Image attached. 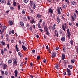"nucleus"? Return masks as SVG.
<instances>
[{
  "mask_svg": "<svg viewBox=\"0 0 78 78\" xmlns=\"http://www.w3.org/2000/svg\"><path fill=\"white\" fill-rule=\"evenodd\" d=\"M74 14L73 15V16L72 15L71 16V17L72 19V20L73 21H75V19H76V15L75 13H74Z\"/></svg>",
  "mask_w": 78,
  "mask_h": 78,
  "instance_id": "f03ea898",
  "label": "nucleus"
},
{
  "mask_svg": "<svg viewBox=\"0 0 78 78\" xmlns=\"http://www.w3.org/2000/svg\"><path fill=\"white\" fill-rule=\"evenodd\" d=\"M41 24L40 23H38L37 24L38 27L39 28H41Z\"/></svg>",
  "mask_w": 78,
  "mask_h": 78,
  "instance_id": "2f4dec72",
  "label": "nucleus"
},
{
  "mask_svg": "<svg viewBox=\"0 0 78 78\" xmlns=\"http://www.w3.org/2000/svg\"><path fill=\"white\" fill-rule=\"evenodd\" d=\"M67 33L68 34L67 36L68 37V39H70V35H71V34H70V32H69V29L67 30Z\"/></svg>",
  "mask_w": 78,
  "mask_h": 78,
  "instance_id": "39448f33",
  "label": "nucleus"
},
{
  "mask_svg": "<svg viewBox=\"0 0 78 78\" xmlns=\"http://www.w3.org/2000/svg\"><path fill=\"white\" fill-rule=\"evenodd\" d=\"M36 16L37 17H38V18H40L41 17V15L39 14H37V15Z\"/></svg>",
  "mask_w": 78,
  "mask_h": 78,
  "instance_id": "5701e85b",
  "label": "nucleus"
},
{
  "mask_svg": "<svg viewBox=\"0 0 78 78\" xmlns=\"http://www.w3.org/2000/svg\"><path fill=\"white\" fill-rule=\"evenodd\" d=\"M67 8V5H65L63 6V8Z\"/></svg>",
  "mask_w": 78,
  "mask_h": 78,
  "instance_id": "8fccbe9b",
  "label": "nucleus"
},
{
  "mask_svg": "<svg viewBox=\"0 0 78 78\" xmlns=\"http://www.w3.org/2000/svg\"><path fill=\"white\" fill-rule=\"evenodd\" d=\"M57 11L58 14H61V10H60V8H58Z\"/></svg>",
  "mask_w": 78,
  "mask_h": 78,
  "instance_id": "1a4fd4ad",
  "label": "nucleus"
},
{
  "mask_svg": "<svg viewBox=\"0 0 78 78\" xmlns=\"http://www.w3.org/2000/svg\"><path fill=\"white\" fill-rule=\"evenodd\" d=\"M34 19H33L32 21H31V23L32 24H33V23H34Z\"/></svg>",
  "mask_w": 78,
  "mask_h": 78,
  "instance_id": "de8ad7c7",
  "label": "nucleus"
},
{
  "mask_svg": "<svg viewBox=\"0 0 78 78\" xmlns=\"http://www.w3.org/2000/svg\"><path fill=\"white\" fill-rule=\"evenodd\" d=\"M10 9L12 11L14 10V7H10Z\"/></svg>",
  "mask_w": 78,
  "mask_h": 78,
  "instance_id": "4c0bfd02",
  "label": "nucleus"
},
{
  "mask_svg": "<svg viewBox=\"0 0 78 78\" xmlns=\"http://www.w3.org/2000/svg\"><path fill=\"white\" fill-rule=\"evenodd\" d=\"M68 67L70 69H72V68L73 67V66L72 65H69L68 66Z\"/></svg>",
  "mask_w": 78,
  "mask_h": 78,
  "instance_id": "412c9836",
  "label": "nucleus"
},
{
  "mask_svg": "<svg viewBox=\"0 0 78 78\" xmlns=\"http://www.w3.org/2000/svg\"><path fill=\"white\" fill-rule=\"evenodd\" d=\"M62 29L64 31H66V29H65V28L64 27V24H63L62 26Z\"/></svg>",
  "mask_w": 78,
  "mask_h": 78,
  "instance_id": "7c9ffc66",
  "label": "nucleus"
},
{
  "mask_svg": "<svg viewBox=\"0 0 78 78\" xmlns=\"http://www.w3.org/2000/svg\"><path fill=\"white\" fill-rule=\"evenodd\" d=\"M55 67L56 69H58L59 68V66L58 64H56L55 65Z\"/></svg>",
  "mask_w": 78,
  "mask_h": 78,
  "instance_id": "79ce46f5",
  "label": "nucleus"
},
{
  "mask_svg": "<svg viewBox=\"0 0 78 78\" xmlns=\"http://www.w3.org/2000/svg\"><path fill=\"white\" fill-rule=\"evenodd\" d=\"M20 23L21 26H22V27H24V25H25V24H24V23L23 22L21 21V22H20Z\"/></svg>",
  "mask_w": 78,
  "mask_h": 78,
  "instance_id": "dca6fc26",
  "label": "nucleus"
},
{
  "mask_svg": "<svg viewBox=\"0 0 78 78\" xmlns=\"http://www.w3.org/2000/svg\"><path fill=\"white\" fill-rule=\"evenodd\" d=\"M49 11L51 13V14L53 13V11L52 9H51V8H50L49 9Z\"/></svg>",
  "mask_w": 78,
  "mask_h": 78,
  "instance_id": "a211bd4d",
  "label": "nucleus"
},
{
  "mask_svg": "<svg viewBox=\"0 0 78 78\" xmlns=\"http://www.w3.org/2000/svg\"><path fill=\"white\" fill-rule=\"evenodd\" d=\"M69 43L71 45H73V40H71Z\"/></svg>",
  "mask_w": 78,
  "mask_h": 78,
  "instance_id": "c85d7f7f",
  "label": "nucleus"
},
{
  "mask_svg": "<svg viewBox=\"0 0 78 78\" xmlns=\"http://www.w3.org/2000/svg\"><path fill=\"white\" fill-rule=\"evenodd\" d=\"M76 52H77V53L78 54V48H76Z\"/></svg>",
  "mask_w": 78,
  "mask_h": 78,
  "instance_id": "69168bd1",
  "label": "nucleus"
},
{
  "mask_svg": "<svg viewBox=\"0 0 78 78\" xmlns=\"http://www.w3.org/2000/svg\"><path fill=\"white\" fill-rule=\"evenodd\" d=\"M13 5L15 7H16V2L14 1V0L13 1Z\"/></svg>",
  "mask_w": 78,
  "mask_h": 78,
  "instance_id": "b1692460",
  "label": "nucleus"
},
{
  "mask_svg": "<svg viewBox=\"0 0 78 78\" xmlns=\"http://www.w3.org/2000/svg\"><path fill=\"white\" fill-rule=\"evenodd\" d=\"M13 65L14 66H17V60H16V58H14L13 60Z\"/></svg>",
  "mask_w": 78,
  "mask_h": 78,
  "instance_id": "20e7f679",
  "label": "nucleus"
},
{
  "mask_svg": "<svg viewBox=\"0 0 78 78\" xmlns=\"http://www.w3.org/2000/svg\"><path fill=\"white\" fill-rule=\"evenodd\" d=\"M8 67V66H7V65L6 64H4L2 65V68L4 70H5V69H6V68H7V67Z\"/></svg>",
  "mask_w": 78,
  "mask_h": 78,
  "instance_id": "423d86ee",
  "label": "nucleus"
},
{
  "mask_svg": "<svg viewBox=\"0 0 78 78\" xmlns=\"http://www.w3.org/2000/svg\"><path fill=\"white\" fill-rule=\"evenodd\" d=\"M45 26H47V25H45V22L44 21L42 23V27H45Z\"/></svg>",
  "mask_w": 78,
  "mask_h": 78,
  "instance_id": "f3484780",
  "label": "nucleus"
},
{
  "mask_svg": "<svg viewBox=\"0 0 78 78\" xmlns=\"http://www.w3.org/2000/svg\"><path fill=\"white\" fill-rule=\"evenodd\" d=\"M7 47H8V48H9V44H8L7 45Z\"/></svg>",
  "mask_w": 78,
  "mask_h": 78,
  "instance_id": "e2e57ef3",
  "label": "nucleus"
},
{
  "mask_svg": "<svg viewBox=\"0 0 78 78\" xmlns=\"http://www.w3.org/2000/svg\"><path fill=\"white\" fill-rule=\"evenodd\" d=\"M8 64H11V63H12V60H9L8 61Z\"/></svg>",
  "mask_w": 78,
  "mask_h": 78,
  "instance_id": "a878e982",
  "label": "nucleus"
},
{
  "mask_svg": "<svg viewBox=\"0 0 78 78\" xmlns=\"http://www.w3.org/2000/svg\"><path fill=\"white\" fill-rule=\"evenodd\" d=\"M63 62H64V63H65V64H66V63H67L68 62H67V61L66 60H65Z\"/></svg>",
  "mask_w": 78,
  "mask_h": 78,
  "instance_id": "37998d69",
  "label": "nucleus"
},
{
  "mask_svg": "<svg viewBox=\"0 0 78 78\" xmlns=\"http://www.w3.org/2000/svg\"><path fill=\"white\" fill-rule=\"evenodd\" d=\"M3 34H1V39H3Z\"/></svg>",
  "mask_w": 78,
  "mask_h": 78,
  "instance_id": "09e8293b",
  "label": "nucleus"
},
{
  "mask_svg": "<svg viewBox=\"0 0 78 78\" xmlns=\"http://www.w3.org/2000/svg\"><path fill=\"white\" fill-rule=\"evenodd\" d=\"M40 59V56H38L37 57V59L39 60Z\"/></svg>",
  "mask_w": 78,
  "mask_h": 78,
  "instance_id": "680f3d73",
  "label": "nucleus"
},
{
  "mask_svg": "<svg viewBox=\"0 0 78 78\" xmlns=\"http://www.w3.org/2000/svg\"><path fill=\"white\" fill-rule=\"evenodd\" d=\"M33 28H34V29H36V26L34 24L33 25Z\"/></svg>",
  "mask_w": 78,
  "mask_h": 78,
  "instance_id": "13d9d810",
  "label": "nucleus"
},
{
  "mask_svg": "<svg viewBox=\"0 0 78 78\" xmlns=\"http://www.w3.org/2000/svg\"><path fill=\"white\" fill-rule=\"evenodd\" d=\"M32 53H34L35 52H36V51H35V50L34 49H33V50H32Z\"/></svg>",
  "mask_w": 78,
  "mask_h": 78,
  "instance_id": "c03bdc74",
  "label": "nucleus"
},
{
  "mask_svg": "<svg viewBox=\"0 0 78 78\" xmlns=\"http://www.w3.org/2000/svg\"><path fill=\"white\" fill-rule=\"evenodd\" d=\"M76 5V3L75 1H72V2H71V5H72V6H75Z\"/></svg>",
  "mask_w": 78,
  "mask_h": 78,
  "instance_id": "9d476101",
  "label": "nucleus"
},
{
  "mask_svg": "<svg viewBox=\"0 0 78 78\" xmlns=\"http://www.w3.org/2000/svg\"><path fill=\"white\" fill-rule=\"evenodd\" d=\"M68 24H69V25H70V26H71L72 23H71L70 22H69V23H68Z\"/></svg>",
  "mask_w": 78,
  "mask_h": 78,
  "instance_id": "052dcab7",
  "label": "nucleus"
},
{
  "mask_svg": "<svg viewBox=\"0 0 78 78\" xmlns=\"http://www.w3.org/2000/svg\"><path fill=\"white\" fill-rule=\"evenodd\" d=\"M15 47H16L15 49L17 51V52H18L19 51V49H18V48L17 47V45H16Z\"/></svg>",
  "mask_w": 78,
  "mask_h": 78,
  "instance_id": "4be33fe9",
  "label": "nucleus"
},
{
  "mask_svg": "<svg viewBox=\"0 0 78 78\" xmlns=\"http://www.w3.org/2000/svg\"><path fill=\"white\" fill-rule=\"evenodd\" d=\"M9 12V10H7L6 12V13H8Z\"/></svg>",
  "mask_w": 78,
  "mask_h": 78,
  "instance_id": "774afa93",
  "label": "nucleus"
},
{
  "mask_svg": "<svg viewBox=\"0 0 78 78\" xmlns=\"http://www.w3.org/2000/svg\"><path fill=\"white\" fill-rule=\"evenodd\" d=\"M23 20L24 22H26L27 21V17H24L23 18Z\"/></svg>",
  "mask_w": 78,
  "mask_h": 78,
  "instance_id": "a19ab883",
  "label": "nucleus"
},
{
  "mask_svg": "<svg viewBox=\"0 0 78 78\" xmlns=\"http://www.w3.org/2000/svg\"><path fill=\"white\" fill-rule=\"evenodd\" d=\"M9 25H12L14 24V23L12 22V20L9 21Z\"/></svg>",
  "mask_w": 78,
  "mask_h": 78,
  "instance_id": "ddd939ff",
  "label": "nucleus"
},
{
  "mask_svg": "<svg viewBox=\"0 0 78 78\" xmlns=\"http://www.w3.org/2000/svg\"><path fill=\"white\" fill-rule=\"evenodd\" d=\"M1 43L2 45H5V42L2 41L1 42Z\"/></svg>",
  "mask_w": 78,
  "mask_h": 78,
  "instance_id": "393cba45",
  "label": "nucleus"
},
{
  "mask_svg": "<svg viewBox=\"0 0 78 78\" xmlns=\"http://www.w3.org/2000/svg\"><path fill=\"white\" fill-rule=\"evenodd\" d=\"M71 61L72 64H73L74 63H75V60H74V59L71 60Z\"/></svg>",
  "mask_w": 78,
  "mask_h": 78,
  "instance_id": "72a5a7b5",
  "label": "nucleus"
},
{
  "mask_svg": "<svg viewBox=\"0 0 78 78\" xmlns=\"http://www.w3.org/2000/svg\"><path fill=\"white\" fill-rule=\"evenodd\" d=\"M29 29L30 30V31L32 32L33 31V28H32V27H30L29 28Z\"/></svg>",
  "mask_w": 78,
  "mask_h": 78,
  "instance_id": "473e14b6",
  "label": "nucleus"
},
{
  "mask_svg": "<svg viewBox=\"0 0 78 78\" xmlns=\"http://www.w3.org/2000/svg\"><path fill=\"white\" fill-rule=\"evenodd\" d=\"M57 37H58V32H57L56 34Z\"/></svg>",
  "mask_w": 78,
  "mask_h": 78,
  "instance_id": "338daca9",
  "label": "nucleus"
},
{
  "mask_svg": "<svg viewBox=\"0 0 78 78\" xmlns=\"http://www.w3.org/2000/svg\"><path fill=\"white\" fill-rule=\"evenodd\" d=\"M0 2L1 3H4L5 0H0Z\"/></svg>",
  "mask_w": 78,
  "mask_h": 78,
  "instance_id": "f704fd0d",
  "label": "nucleus"
},
{
  "mask_svg": "<svg viewBox=\"0 0 78 78\" xmlns=\"http://www.w3.org/2000/svg\"><path fill=\"white\" fill-rule=\"evenodd\" d=\"M4 50L5 51H7V48H4Z\"/></svg>",
  "mask_w": 78,
  "mask_h": 78,
  "instance_id": "603ef678",
  "label": "nucleus"
},
{
  "mask_svg": "<svg viewBox=\"0 0 78 78\" xmlns=\"http://www.w3.org/2000/svg\"><path fill=\"white\" fill-rule=\"evenodd\" d=\"M62 60H63V61H64V59H65V54H64V53H62Z\"/></svg>",
  "mask_w": 78,
  "mask_h": 78,
  "instance_id": "4468645a",
  "label": "nucleus"
},
{
  "mask_svg": "<svg viewBox=\"0 0 78 78\" xmlns=\"http://www.w3.org/2000/svg\"><path fill=\"white\" fill-rule=\"evenodd\" d=\"M22 48L24 51L27 50V47L23 45H22Z\"/></svg>",
  "mask_w": 78,
  "mask_h": 78,
  "instance_id": "2eb2a0df",
  "label": "nucleus"
},
{
  "mask_svg": "<svg viewBox=\"0 0 78 78\" xmlns=\"http://www.w3.org/2000/svg\"><path fill=\"white\" fill-rule=\"evenodd\" d=\"M1 52L2 55H3V53H4L3 50L1 49Z\"/></svg>",
  "mask_w": 78,
  "mask_h": 78,
  "instance_id": "bb28decb",
  "label": "nucleus"
},
{
  "mask_svg": "<svg viewBox=\"0 0 78 78\" xmlns=\"http://www.w3.org/2000/svg\"><path fill=\"white\" fill-rule=\"evenodd\" d=\"M1 74L2 75H5V72L3 71H2L1 72Z\"/></svg>",
  "mask_w": 78,
  "mask_h": 78,
  "instance_id": "c756f323",
  "label": "nucleus"
},
{
  "mask_svg": "<svg viewBox=\"0 0 78 78\" xmlns=\"http://www.w3.org/2000/svg\"><path fill=\"white\" fill-rule=\"evenodd\" d=\"M18 10L20 9V4H19L18 6Z\"/></svg>",
  "mask_w": 78,
  "mask_h": 78,
  "instance_id": "e433bc0d",
  "label": "nucleus"
},
{
  "mask_svg": "<svg viewBox=\"0 0 78 78\" xmlns=\"http://www.w3.org/2000/svg\"><path fill=\"white\" fill-rule=\"evenodd\" d=\"M75 12L77 15H78V11H77L76 9L75 10Z\"/></svg>",
  "mask_w": 78,
  "mask_h": 78,
  "instance_id": "58836bf2",
  "label": "nucleus"
},
{
  "mask_svg": "<svg viewBox=\"0 0 78 78\" xmlns=\"http://www.w3.org/2000/svg\"><path fill=\"white\" fill-rule=\"evenodd\" d=\"M66 72L68 73L67 75L68 76H70V75H71V71H70V70L68 68H67Z\"/></svg>",
  "mask_w": 78,
  "mask_h": 78,
  "instance_id": "7ed1b4c3",
  "label": "nucleus"
},
{
  "mask_svg": "<svg viewBox=\"0 0 78 78\" xmlns=\"http://www.w3.org/2000/svg\"><path fill=\"white\" fill-rule=\"evenodd\" d=\"M14 30H12L11 31V33H12V34H14Z\"/></svg>",
  "mask_w": 78,
  "mask_h": 78,
  "instance_id": "3c124183",
  "label": "nucleus"
},
{
  "mask_svg": "<svg viewBox=\"0 0 78 78\" xmlns=\"http://www.w3.org/2000/svg\"><path fill=\"white\" fill-rule=\"evenodd\" d=\"M44 30L46 32H47V31L48 30V29L47 28V26H45V27H44Z\"/></svg>",
  "mask_w": 78,
  "mask_h": 78,
  "instance_id": "f8f14e48",
  "label": "nucleus"
},
{
  "mask_svg": "<svg viewBox=\"0 0 78 78\" xmlns=\"http://www.w3.org/2000/svg\"><path fill=\"white\" fill-rule=\"evenodd\" d=\"M24 3H27L28 2V0H24Z\"/></svg>",
  "mask_w": 78,
  "mask_h": 78,
  "instance_id": "49530a36",
  "label": "nucleus"
},
{
  "mask_svg": "<svg viewBox=\"0 0 78 78\" xmlns=\"http://www.w3.org/2000/svg\"><path fill=\"white\" fill-rule=\"evenodd\" d=\"M7 4L8 5H9H9H11V3H10V2H9V1H8V2L7 3Z\"/></svg>",
  "mask_w": 78,
  "mask_h": 78,
  "instance_id": "c9c22d12",
  "label": "nucleus"
},
{
  "mask_svg": "<svg viewBox=\"0 0 78 78\" xmlns=\"http://www.w3.org/2000/svg\"><path fill=\"white\" fill-rule=\"evenodd\" d=\"M5 74L6 75H7V76H8V72L7 71H5Z\"/></svg>",
  "mask_w": 78,
  "mask_h": 78,
  "instance_id": "4d7b16f0",
  "label": "nucleus"
},
{
  "mask_svg": "<svg viewBox=\"0 0 78 78\" xmlns=\"http://www.w3.org/2000/svg\"><path fill=\"white\" fill-rule=\"evenodd\" d=\"M18 55H19V56H20V57L22 56V55H21V53H20V52H18Z\"/></svg>",
  "mask_w": 78,
  "mask_h": 78,
  "instance_id": "a18cd8bd",
  "label": "nucleus"
},
{
  "mask_svg": "<svg viewBox=\"0 0 78 78\" xmlns=\"http://www.w3.org/2000/svg\"><path fill=\"white\" fill-rule=\"evenodd\" d=\"M55 27H56V24H54L51 28V29L52 31H54V30H55Z\"/></svg>",
  "mask_w": 78,
  "mask_h": 78,
  "instance_id": "9b49d317",
  "label": "nucleus"
},
{
  "mask_svg": "<svg viewBox=\"0 0 78 78\" xmlns=\"http://www.w3.org/2000/svg\"><path fill=\"white\" fill-rule=\"evenodd\" d=\"M46 62H47V60L45 59H44L43 60V62L44 63H46Z\"/></svg>",
  "mask_w": 78,
  "mask_h": 78,
  "instance_id": "6e6d98bb",
  "label": "nucleus"
},
{
  "mask_svg": "<svg viewBox=\"0 0 78 78\" xmlns=\"http://www.w3.org/2000/svg\"><path fill=\"white\" fill-rule=\"evenodd\" d=\"M43 37H44V40H45V39H46V37L45 36V35H44Z\"/></svg>",
  "mask_w": 78,
  "mask_h": 78,
  "instance_id": "0e129e2a",
  "label": "nucleus"
},
{
  "mask_svg": "<svg viewBox=\"0 0 78 78\" xmlns=\"http://www.w3.org/2000/svg\"><path fill=\"white\" fill-rule=\"evenodd\" d=\"M57 22H58V23H60V19H59V18L58 17L57 18Z\"/></svg>",
  "mask_w": 78,
  "mask_h": 78,
  "instance_id": "aec40b11",
  "label": "nucleus"
},
{
  "mask_svg": "<svg viewBox=\"0 0 78 78\" xmlns=\"http://www.w3.org/2000/svg\"><path fill=\"white\" fill-rule=\"evenodd\" d=\"M15 73V78H17V74L18 73V71L17 70H15L14 71Z\"/></svg>",
  "mask_w": 78,
  "mask_h": 78,
  "instance_id": "6e6552de",
  "label": "nucleus"
},
{
  "mask_svg": "<svg viewBox=\"0 0 78 78\" xmlns=\"http://www.w3.org/2000/svg\"><path fill=\"white\" fill-rule=\"evenodd\" d=\"M30 11L31 12V13H33V10L32 9H30Z\"/></svg>",
  "mask_w": 78,
  "mask_h": 78,
  "instance_id": "864d4df0",
  "label": "nucleus"
},
{
  "mask_svg": "<svg viewBox=\"0 0 78 78\" xmlns=\"http://www.w3.org/2000/svg\"><path fill=\"white\" fill-rule=\"evenodd\" d=\"M30 6H33L32 8L33 9H35V8H36V3H34L33 1H30Z\"/></svg>",
  "mask_w": 78,
  "mask_h": 78,
  "instance_id": "f257e3e1",
  "label": "nucleus"
},
{
  "mask_svg": "<svg viewBox=\"0 0 78 78\" xmlns=\"http://www.w3.org/2000/svg\"><path fill=\"white\" fill-rule=\"evenodd\" d=\"M61 40L62 42H65V41H66V39H65V37H62L61 38Z\"/></svg>",
  "mask_w": 78,
  "mask_h": 78,
  "instance_id": "6ab92c4d",
  "label": "nucleus"
},
{
  "mask_svg": "<svg viewBox=\"0 0 78 78\" xmlns=\"http://www.w3.org/2000/svg\"><path fill=\"white\" fill-rule=\"evenodd\" d=\"M2 27H3L2 32L3 33V31H4V30H5V29H6V27L5 26Z\"/></svg>",
  "mask_w": 78,
  "mask_h": 78,
  "instance_id": "cd10ccee",
  "label": "nucleus"
},
{
  "mask_svg": "<svg viewBox=\"0 0 78 78\" xmlns=\"http://www.w3.org/2000/svg\"><path fill=\"white\" fill-rule=\"evenodd\" d=\"M46 34L47 35H49V32L48 31H47L46 32Z\"/></svg>",
  "mask_w": 78,
  "mask_h": 78,
  "instance_id": "5fc2aeb1",
  "label": "nucleus"
},
{
  "mask_svg": "<svg viewBox=\"0 0 78 78\" xmlns=\"http://www.w3.org/2000/svg\"><path fill=\"white\" fill-rule=\"evenodd\" d=\"M56 56V53L55 52H53L52 54V58H55Z\"/></svg>",
  "mask_w": 78,
  "mask_h": 78,
  "instance_id": "0eeeda50",
  "label": "nucleus"
},
{
  "mask_svg": "<svg viewBox=\"0 0 78 78\" xmlns=\"http://www.w3.org/2000/svg\"><path fill=\"white\" fill-rule=\"evenodd\" d=\"M22 14H25V10H22Z\"/></svg>",
  "mask_w": 78,
  "mask_h": 78,
  "instance_id": "ea45409f",
  "label": "nucleus"
},
{
  "mask_svg": "<svg viewBox=\"0 0 78 78\" xmlns=\"http://www.w3.org/2000/svg\"><path fill=\"white\" fill-rule=\"evenodd\" d=\"M0 25H1V26H2V27H3V24L2 23V22H0Z\"/></svg>",
  "mask_w": 78,
  "mask_h": 78,
  "instance_id": "bf43d9fd",
  "label": "nucleus"
}]
</instances>
